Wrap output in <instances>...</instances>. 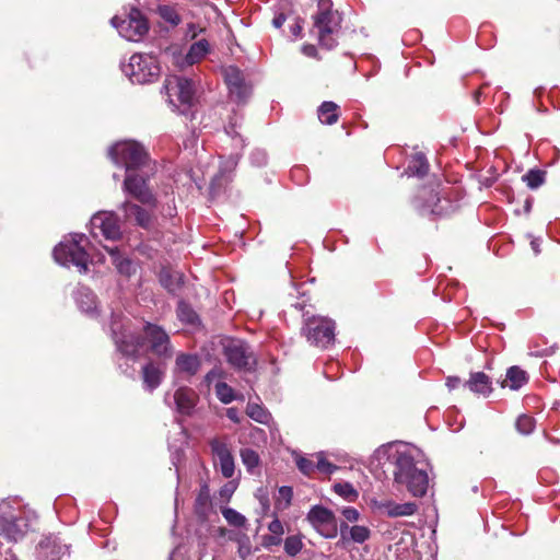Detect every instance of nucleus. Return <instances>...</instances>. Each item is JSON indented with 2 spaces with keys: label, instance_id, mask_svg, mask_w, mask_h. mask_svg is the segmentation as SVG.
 Here are the masks:
<instances>
[{
  "label": "nucleus",
  "instance_id": "nucleus-1",
  "mask_svg": "<svg viewBox=\"0 0 560 560\" xmlns=\"http://www.w3.org/2000/svg\"><path fill=\"white\" fill-rule=\"evenodd\" d=\"M108 155L125 168L124 191L143 205L154 206L155 197L148 182L155 174L156 164L143 145L133 140L118 141L109 148Z\"/></svg>",
  "mask_w": 560,
  "mask_h": 560
},
{
  "label": "nucleus",
  "instance_id": "nucleus-2",
  "mask_svg": "<svg viewBox=\"0 0 560 560\" xmlns=\"http://www.w3.org/2000/svg\"><path fill=\"white\" fill-rule=\"evenodd\" d=\"M383 452H387L393 459L395 483L405 487L413 497L424 495L429 487L425 464L416 460L402 444H388L383 446Z\"/></svg>",
  "mask_w": 560,
  "mask_h": 560
},
{
  "label": "nucleus",
  "instance_id": "nucleus-3",
  "mask_svg": "<svg viewBox=\"0 0 560 560\" xmlns=\"http://www.w3.org/2000/svg\"><path fill=\"white\" fill-rule=\"evenodd\" d=\"M86 241L84 234L74 233L66 236L55 248L54 259L63 267L74 266L79 272L86 273L89 270L90 256L86 253L83 242Z\"/></svg>",
  "mask_w": 560,
  "mask_h": 560
},
{
  "label": "nucleus",
  "instance_id": "nucleus-4",
  "mask_svg": "<svg viewBox=\"0 0 560 560\" xmlns=\"http://www.w3.org/2000/svg\"><path fill=\"white\" fill-rule=\"evenodd\" d=\"M319 12L314 16V28L317 30L319 44L331 49L337 45L336 35L340 28L341 16L329 9L327 0L318 2Z\"/></svg>",
  "mask_w": 560,
  "mask_h": 560
},
{
  "label": "nucleus",
  "instance_id": "nucleus-5",
  "mask_svg": "<svg viewBox=\"0 0 560 560\" xmlns=\"http://www.w3.org/2000/svg\"><path fill=\"white\" fill-rule=\"evenodd\" d=\"M303 317L302 334L311 345L325 349L335 341V323L331 319L308 316V311L303 313Z\"/></svg>",
  "mask_w": 560,
  "mask_h": 560
},
{
  "label": "nucleus",
  "instance_id": "nucleus-6",
  "mask_svg": "<svg viewBox=\"0 0 560 560\" xmlns=\"http://www.w3.org/2000/svg\"><path fill=\"white\" fill-rule=\"evenodd\" d=\"M121 70L132 83L138 84L149 83L160 74L156 59L145 54L132 55L127 63L121 65Z\"/></svg>",
  "mask_w": 560,
  "mask_h": 560
},
{
  "label": "nucleus",
  "instance_id": "nucleus-7",
  "mask_svg": "<svg viewBox=\"0 0 560 560\" xmlns=\"http://www.w3.org/2000/svg\"><path fill=\"white\" fill-rule=\"evenodd\" d=\"M163 91L167 96V103L173 109H179L180 105L189 107L194 103L195 84L185 77H167L164 81Z\"/></svg>",
  "mask_w": 560,
  "mask_h": 560
},
{
  "label": "nucleus",
  "instance_id": "nucleus-8",
  "mask_svg": "<svg viewBox=\"0 0 560 560\" xmlns=\"http://www.w3.org/2000/svg\"><path fill=\"white\" fill-rule=\"evenodd\" d=\"M19 508H14L10 501L0 503V535L7 539L18 541L28 529L27 521L22 517Z\"/></svg>",
  "mask_w": 560,
  "mask_h": 560
},
{
  "label": "nucleus",
  "instance_id": "nucleus-9",
  "mask_svg": "<svg viewBox=\"0 0 560 560\" xmlns=\"http://www.w3.org/2000/svg\"><path fill=\"white\" fill-rule=\"evenodd\" d=\"M110 22L119 35L130 42H139L149 28L141 12L135 9L124 18L114 16Z\"/></svg>",
  "mask_w": 560,
  "mask_h": 560
},
{
  "label": "nucleus",
  "instance_id": "nucleus-10",
  "mask_svg": "<svg viewBox=\"0 0 560 560\" xmlns=\"http://www.w3.org/2000/svg\"><path fill=\"white\" fill-rule=\"evenodd\" d=\"M90 232L93 237H104L105 241L116 242L122 236L117 215L110 211H101L90 221Z\"/></svg>",
  "mask_w": 560,
  "mask_h": 560
},
{
  "label": "nucleus",
  "instance_id": "nucleus-11",
  "mask_svg": "<svg viewBox=\"0 0 560 560\" xmlns=\"http://www.w3.org/2000/svg\"><path fill=\"white\" fill-rule=\"evenodd\" d=\"M112 332L117 351L125 357L135 358L143 345V339L136 336L128 326L118 323L116 319L112 323Z\"/></svg>",
  "mask_w": 560,
  "mask_h": 560
},
{
  "label": "nucleus",
  "instance_id": "nucleus-12",
  "mask_svg": "<svg viewBox=\"0 0 560 560\" xmlns=\"http://www.w3.org/2000/svg\"><path fill=\"white\" fill-rule=\"evenodd\" d=\"M214 466L225 478H232L235 472L234 457L226 438H213L209 442Z\"/></svg>",
  "mask_w": 560,
  "mask_h": 560
},
{
  "label": "nucleus",
  "instance_id": "nucleus-13",
  "mask_svg": "<svg viewBox=\"0 0 560 560\" xmlns=\"http://www.w3.org/2000/svg\"><path fill=\"white\" fill-rule=\"evenodd\" d=\"M307 521L323 537L334 538L337 536V521L330 510L322 505L313 506L307 513Z\"/></svg>",
  "mask_w": 560,
  "mask_h": 560
},
{
  "label": "nucleus",
  "instance_id": "nucleus-14",
  "mask_svg": "<svg viewBox=\"0 0 560 560\" xmlns=\"http://www.w3.org/2000/svg\"><path fill=\"white\" fill-rule=\"evenodd\" d=\"M143 331L144 339L149 342L150 349L154 354L164 358L172 357L173 349L170 343V337L162 327L147 323Z\"/></svg>",
  "mask_w": 560,
  "mask_h": 560
},
{
  "label": "nucleus",
  "instance_id": "nucleus-15",
  "mask_svg": "<svg viewBox=\"0 0 560 560\" xmlns=\"http://www.w3.org/2000/svg\"><path fill=\"white\" fill-rule=\"evenodd\" d=\"M228 362L236 369H247L252 363V354L247 346L240 339H225L222 342Z\"/></svg>",
  "mask_w": 560,
  "mask_h": 560
},
{
  "label": "nucleus",
  "instance_id": "nucleus-16",
  "mask_svg": "<svg viewBox=\"0 0 560 560\" xmlns=\"http://www.w3.org/2000/svg\"><path fill=\"white\" fill-rule=\"evenodd\" d=\"M223 77L231 96L241 102L249 95L250 88L246 84L244 75L237 67L228 66L223 68Z\"/></svg>",
  "mask_w": 560,
  "mask_h": 560
},
{
  "label": "nucleus",
  "instance_id": "nucleus-17",
  "mask_svg": "<svg viewBox=\"0 0 560 560\" xmlns=\"http://www.w3.org/2000/svg\"><path fill=\"white\" fill-rule=\"evenodd\" d=\"M103 247L112 257V262L120 275L130 277L136 272V265L122 253L119 246L104 245Z\"/></svg>",
  "mask_w": 560,
  "mask_h": 560
},
{
  "label": "nucleus",
  "instance_id": "nucleus-18",
  "mask_svg": "<svg viewBox=\"0 0 560 560\" xmlns=\"http://www.w3.org/2000/svg\"><path fill=\"white\" fill-rule=\"evenodd\" d=\"M465 386L474 394L488 397L492 393V382L483 372L470 373Z\"/></svg>",
  "mask_w": 560,
  "mask_h": 560
},
{
  "label": "nucleus",
  "instance_id": "nucleus-19",
  "mask_svg": "<svg viewBox=\"0 0 560 560\" xmlns=\"http://www.w3.org/2000/svg\"><path fill=\"white\" fill-rule=\"evenodd\" d=\"M377 506L389 517L410 516L418 510V505L413 502L396 503L393 501H384Z\"/></svg>",
  "mask_w": 560,
  "mask_h": 560
},
{
  "label": "nucleus",
  "instance_id": "nucleus-20",
  "mask_svg": "<svg viewBox=\"0 0 560 560\" xmlns=\"http://www.w3.org/2000/svg\"><path fill=\"white\" fill-rule=\"evenodd\" d=\"M173 398L178 412L188 415L194 409L198 397L194 389L179 387Z\"/></svg>",
  "mask_w": 560,
  "mask_h": 560
},
{
  "label": "nucleus",
  "instance_id": "nucleus-21",
  "mask_svg": "<svg viewBox=\"0 0 560 560\" xmlns=\"http://www.w3.org/2000/svg\"><path fill=\"white\" fill-rule=\"evenodd\" d=\"M74 300L78 307L86 314H93L97 310L96 296L89 288H78L74 293Z\"/></svg>",
  "mask_w": 560,
  "mask_h": 560
},
{
  "label": "nucleus",
  "instance_id": "nucleus-22",
  "mask_svg": "<svg viewBox=\"0 0 560 560\" xmlns=\"http://www.w3.org/2000/svg\"><path fill=\"white\" fill-rule=\"evenodd\" d=\"M340 535L343 540L350 539L353 542L363 544L370 538L371 530L366 526H362V525L349 526L346 523H341L340 524Z\"/></svg>",
  "mask_w": 560,
  "mask_h": 560
},
{
  "label": "nucleus",
  "instance_id": "nucleus-23",
  "mask_svg": "<svg viewBox=\"0 0 560 560\" xmlns=\"http://www.w3.org/2000/svg\"><path fill=\"white\" fill-rule=\"evenodd\" d=\"M527 381V373L520 366L514 365L508 369L505 378L501 382V386L509 387L512 390H517L524 386Z\"/></svg>",
  "mask_w": 560,
  "mask_h": 560
},
{
  "label": "nucleus",
  "instance_id": "nucleus-24",
  "mask_svg": "<svg viewBox=\"0 0 560 560\" xmlns=\"http://www.w3.org/2000/svg\"><path fill=\"white\" fill-rule=\"evenodd\" d=\"M200 368V360L195 354H185L182 353L177 355L176 362H175V372L176 373H184L187 376L195 375Z\"/></svg>",
  "mask_w": 560,
  "mask_h": 560
},
{
  "label": "nucleus",
  "instance_id": "nucleus-25",
  "mask_svg": "<svg viewBox=\"0 0 560 560\" xmlns=\"http://www.w3.org/2000/svg\"><path fill=\"white\" fill-rule=\"evenodd\" d=\"M163 371L152 362L145 364L142 369V378L149 390H154L162 382Z\"/></svg>",
  "mask_w": 560,
  "mask_h": 560
},
{
  "label": "nucleus",
  "instance_id": "nucleus-26",
  "mask_svg": "<svg viewBox=\"0 0 560 560\" xmlns=\"http://www.w3.org/2000/svg\"><path fill=\"white\" fill-rule=\"evenodd\" d=\"M121 210L125 212V217L127 220L135 217L136 222L142 226L147 228L150 224V214L139 207L138 205L131 203L129 201H125L121 205Z\"/></svg>",
  "mask_w": 560,
  "mask_h": 560
},
{
  "label": "nucleus",
  "instance_id": "nucleus-27",
  "mask_svg": "<svg viewBox=\"0 0 560 560\" xmlns=\"http://www.w3.org/2000/svg\"><path fill=\"white\" fill-rule=\"evenodd\" d=\"M339 106L334 102H324L318 108V118L323 124L334 125L337 122Z\"/></svg>",
  "mask_w": 560,
  "mask_h": 560
},
{
  "label": "nucleus",
  "instance_id": "nucleus-28",
  "mask_svg": "<svg viewBox=\"0 0 560 560\" xmlns=\"http://www.w3.org/2000/svg\"><path fill=\"white\" fill-rule=\"evenodd\" d=\"M210 52V44L207 39H200L190 45L187 54L192 65L202 60Z\"/></svg>",
  "mask_w": 560,
  "mask_h": 560
},
{
  "label": "nucleus",
  "instance_id": "nucleus-29",
  "mask_svg": "<svg viewBox=\"0 0 560 560\" xmlns=\"http://www.w3.org/2000/svg\"><path fill=\"white\" fill-rule=\"evenodd\" d=\"M246 415L254 421L261 424H269L271 421V413L261 405L249 402L246 407Z\"/></svg>",
  "mask_w": 560,
  "mask_h": 560
},
{
  "label": "nucleus",
  "instance_id": "nucleus-30",
  "mask_svg": "<svg viewBox=\"0 0 560 560\" xmlns=\"http://www.w3.org/2000/svg\"><path fill=\"white\" fill-rule=\"evenodd\" d=\"M165 57L175 68L184 70L185 68L192 66L188 60V54H184L178 47H171L166 52Z\"/></svg>",
  "mask_w": 560,
  "mask_h": 560
},
{
  "label": "nucleus",
  "instance_id": "nucleus-31",
  "mask_svg": "<svg viewBox=\"0 0 560 560\" xmlns=\"http://www.w3.org/2000/svg\"><path fill=\"white\" fill-rule=\"evenodd\" d=\"M429 171L428 161L422 153H416L408 166V173L413 176L423 177Z\"/></svg>",
  "mask_w": 560,
  "mask_h": 560
},
{
  "label": "nucleus",
  "instance_id": "nucleus-32",
  "mask_svg": "<svg viewBox=\"0 0 560 560\" xmlns=\"http://www.w3.org/2000/svg\"><path fill=\"white\" fill-rule=\"evenodd\" d=\"M210 509V489L207 485L200 487L196 498L195 510L200 516H205Z\"/></svg>",
  "mask_w": 560,
  "mask_h": 560
},
{
  "label": "nucleus",
  "instance_id": "nucleus-33",
  "mask_svg": "<svg viewBox=\"0 0 560 560\" xmlns=\"http://www.w3.org/2000/svg\"><path fill=\"white\" fill-rule=\"evenodd\" d=\"M177 317L185 324L196 325L199 323V317L194 308L184 301H180L177 305Z\"/></svg>",
  "mask_w": 560,
  "mask_h": 560
},
{
  "label": "nucleus",
  "instance_id": "nucleus-34",
  "mask_svg": "<svg viewBox=\"0 0 560 560\" xmlns=\"http://www.w3.org/2000/svg\"><path fill=\"white\" fill-rule=\"evenodd\" d=\"M215 395L218 399L223 404H230L236 399L234 389L224 382H219L215 384Z\"/></svg>",
  "mask_w": 560,
  "mask_h": 560
},
{
  "label": "nucleus",
  "instance_id": "nucleus-35",
  "mask_svg": "<svg viewBox=\"0 0 560 560\" xmlns=\"http://www.w3.org/2000/svg\"><path fill=\"white\" fill-rule=\"evenodd\" d=\"M334 490L337 494L342 497L349 502H353L358 498V491L349 482H339L334 486Z\"/></svg>",
  "mask_w": 560,
  "mask_h": 560
},
{
  "label": "nucleus",
  "instance_id": "nucleus-36",
  "mask_svg": "<svg viewBox=\"0 0 560 560\" xmlns=\"http://www.w3.org/2000/svg\"><path fill=\"white\" fill-rule=\"evenodd\" d=\"M221 512L226 522L232 526L242 527L246 523L245 516L235 511L234 509L223 508Z\"/></svg>",
  "mask_w": 560,
  "mask_h": 560
},
{
  "label": "nucleus",
  "instance_id": "nucleus-37",
  "mask_svg": "<svg viewBox=\"0 0 560 560\" xmlns=\"http://www.w3.org/2000/svg\"><path fill=\"white\" fill-rule=\"evenodd\" d=\"M315 458H316L315 468L322 474L332 475L338 469V467L336 465H334L327 460L325 453H323V452L315 454Z\"/></svg>",
  "mask_w": 560,
  "mask_h": 560
},
{
  "label": "nucleus",
  "instance_id": "nucleus-38",
  "mask_svg": "<svg viewBox=\"0 0 560 560\" xmlns=\"http://www.w3.org/2000/svg\"><path fill=\"white\" fill-rule=\"evenodd\" d=\"M159 15L172 26H176L180 22V18L176 10L168 5H160L158 8Z\"/></svg>",
  "mask_w": 560,
  "mask_h": 560
},
{
  "label": "nucleus",
  "instance_id": "nucleus-39",
  "mask_svg": "<svg viewBox=\"0 0 560 560\" xmlns=\"http://www.w3.org/2000/svg\"><path fill=\"white\" fill-rule=\"evenodd\" d=\"M523 180L529 188H538L545 180V173L539 170H530L523 176Z\"/></svg>",
  "mask_w": 560,
  "mask_h": 560
},
{
  "label": "nucleus",
  "instance_id": "nucleus-40",
  "mask_svg": "<svg viewBox=\"0 0 560 560\" xmlns=\"http://www.w3.org/2000/svg\"><path fill=\"white\" fill-rule=\"evenodd\" d=\"M242 463L246 466L247 470H253L259 464V456L257 452L252 448L241 450Z\"/></svg>",
  "mask_w": 560,
  "mask_h": 560
},
{
  "label": "nucleus",
  "instance_id": "nucleus-41",
  "mask_svg": "<svg viewBox=\"0 0 560 560\" xmlns=\"http://www.w3.org/2000/svg\"><path fill=\"white\" fill-rule=\"evenodd\" d=\"M180 275L176 273L174 276H172L170 272L167 271H163L161 273V277H160V281L161 283L170 291V292H175L178 288H179V283H180Z\"/></svg>",
  "mask_w": 560,
  "mask_h": 560
},
{
  "label": "nucleus",
  "instance_id": "nucleus-42",
  "mask_svg": "<svg viewBox=\"0 0 560 560\" xmlns=\"http://www.w3.org/2000/svg\"><path fill=\"white\" fill-rule=\"evenodd\" d=\"M303 544L299 536H289L284 540V550L285 552L294 557L302 550Z\"/></svg>",
  "mask_w": 560,
  "mask_h": 560
},
{
  "label": "nucleus",
  "instance_id": "nucleus-43",
  "mask_svg": "<svg viewBox=\"0 0 560 560\" xmlns=\"http://www.w3.org/2000/svg\"><path fill=\"white\" fill-rule=\"evenodd\" d=\"M535 427V421L532 417L523 415L520 416L516 420V429L522 434H529L533 432Z\"/></svg>",
  "mask_w": 560,
  "mask_h": 560
},
{
  "label": "nucleus",
  "instance_id": "nucleus-44",
  "mask_svg": "<svg viewBox=\"0 0 560 560\" xmlns=\"http://www.w3.org/2000/svg\"><path fill=\"white\" fill-rule=\"evenodd\" d=\"M295 463H296V466L300 469V471L306 476L312 475L314 472V470L316 469L315 468L316 463H314L312 459H308L303 456H296Z\"/></svg>",
  "mask_w": 560,
  "mask_h": 560
},
{
  "label": "nucleus",
  "instance_id": "nucleus-45",
  "mask_svg": "<svg viewBox=\"0 0 560 560\" xmlns=\"http://www.w3.org/2000/svg\"><path fill=\"white\" fill-rule=\"evenodd\" d=\"M238 482L236 480H230L219 491L220 499L223 502H229L237 489Z\"/></svg>",
  "mask_w": 560,
  "mask_h": 560
},
{
  "label": "nucleus",
  "instance_id": "nucleus-46",
  "mask_svg": "<svg viewBox=\"0 0 560 560\" xmlns=\"http://www.w3.org/2000/svg\"><path fill=\"white\" fill-rule=\"evenodd\" d=\"M282 542V537L277 535H265L261 538V545L266 549H270L273 546H279Z\"/></svg>",
  "mask_w": 560,
  "mask_h": 560
},
{
  "label": "nucleus",
  "instance_id": "nucleus-47",
  "mask_svg": "<svg viewBox=\"0 0 560 560\" xmlns=\"http://www.w3.org/2000/svg\"><path fill=\"white\" fill-rule=\"evenodd\" d=\"M341 514L343 515L345 520L350 523H354L360 520V513L354 508L347 506L342 509Z\"/></svg>",
  "mask_w": 560,
  "mask_h": 560
},
{
  "label": "nucleus",
  "instance_id": "nucleus-48",
  "mask_svg": "<svg viewBox=\"0 0 560 560\" xmlns=\"http://www.w3.org/2000/svg\"><path fill=\"white\" fill-rule=\"evenodd\" d=\"M268 529H269L271 535H277V536L282 537V535L284 534L283 525H282V523L278 518H275L268 525Z\"/></svg>",
  "mask_w": 560,
  "mask_h": 560
},
{
  "label": "nucleus",
  "instance_id": "nucleus-49",
  "mask_svg": "<svg viewBox=\"0 0 560 560\" xmlns=\"http://www.w3.org/2000/svg\"><path fill=\"white\" fill-rule=\"evenodd\" d=\"M293 491L290 487H281L279 489V500L284 501V505H289L292 500Z\"/></svg>",
  "mask_w": 560,
  "mask_h": 560
},
{
  "label": "nucleus",
  "instance_id": "nucleus-50",
  "mask_svg": "<svg viewBox=\"0 0 560 560\" xmlns=\"http://www.w3.org/2000/svg\"><path fill=\"white\" fill-rule=\"evenodd\" d=\"M252 161L258 166L265 165L267 162V155L264 151L257 150L252 153Z\"/></svg>",
  "mask_w": 560,
  "mask_h": 560
},
{
  "label": "nucleus",
  "instance_id": "nucleus-51",
  "mask_svg": "<svg viewBox=\"0 0 560 560\" xmlns=\"http://www.w3.org/2000/svg\"><path fill=\"white\" fill-rule=\"evenodd\" d=\"M540 245H541L540 238L530 236V247H532V250L534 252L535 256H538L541 253Z\"/></svg>",
  "mask_w": 560,
  "mask_h": 560
},
{
  "label": "nucleus",
  "instance_id": "nucleus-52",
  "mask_svg": "<svg viewBox=\"0 0 560 560\" xmlns=\"http://www.w3.org/2000/svg\"><path fill=\"white\" fill-rule=\"evenodd\" d=\"M302 52L307 57H316L317 49L314 45H304L302 47Z\"/></svg>",
  "mask_w": 560,
  "mask_h": 560
},
{
  "label": "nucleus",
  "instance_id": "nucleus-53",
  "mask_svg": "<svg viewBox=\"0 0 560 560\" xmlns=\"http://www.w3.org/2000/svg\"><path fill=\"white\" fill-rule=\"evenodd\" d=\"M287 20V16L283 14V13H278L273 20H272V25L276 27V28H280L283 23L285 22Z\"/></svg>",
  "mask_w": 560,
  "mask_h": 560
},
{
  "label": "nucleus",
  "instance_id": "nucleus-54",
  "mask_svg": "<svg viewBox=\"0 0 560 560\" xmlns=\"http://www.w3.org/2000/svg\"><path fill=\"white\" fill-rule=\"evenodd\" d=\"M460 384V378L457 377V376H450L447 377L446 380V386L450 388V389H455L456 387H458Z\"/></svg>",
  "mask_w": 560,
  "mask_h": 560
},
{
  "label": "nucleus",
  "instance_id": "nucleus-55",
  "mask_svg": "<svg viewBox=\"0 0 560 560\" xmlns=\"http://www.w3.org/2000/svg\"><path fill=\"white\" fill-rule=\"evenodd\" d=\"M226 416L230 420H232L233 422H240V418H238V411L237 409L235 408H229L228 411H226Z\"/></svg>",
  "mask_w": 560,
  "mask_h": 560
},
{
  "label": "nucleus",
  "instance_id": "nucleus-56",
  "mask_svg": "<svg viewBox=\"0 0 560 560\" xmlns=\"http://www.w3.org/2000/svg\"><path fill=\"white\" fill-rule=\"evenodd\" d=\"M291 32L295 37H300L302 33V24L300 21H298L294 25L291 27Z\"/></svg>",
  "mask_w": 560,
  "mask_h": 560
},
{
  "label": "nucleus",
  "instance_id": "nucleus-57",
  "mask_svg": "<svg viewBox=\"0 0 560 560\" xmlns=\"http://www.w3.org/2000/svg\"><path fill=\"white\" fill-rule=\"evenodd\" d=\"M439 200V198L436 197V195H432L430 197V200L428 201V203L425 205L428 208H431L435 205V202Z\"/></svg>",
  "mask_w": 560,
  "mask_h": 560
},
{
  "label": "nucleus",
  "instance_id": "nucleus-58",
  "mask_svg": "<svg viewBox=\"0 0 560 560\" xmlns=\"http://www.w3.org/2000/svg\"><path fill=\"white\" fill-rule=\"evenodd\" d=\"M294 307H295V308H299V310H302V311L304 310V305H303V304H301V303H296V304L294 305Z\"/></svg>",
  "mask_w": 560,
  "mask_h": 560
},
{
  "label": "nucleus",
  "instance_id": "nucleus-59",
  "mask_svg": "<svg viewBox=\"0 0 560 560\" xmlns=\"http://www.w3.org/2000/svg\"><path fill=\"white\" fill-rule=\"evenodd\" d=\"M10 560H15V558L12 556Z\"/></svg>",
  "mask_w": 560,
  "mask_h": 560
}]
</instances>
